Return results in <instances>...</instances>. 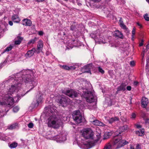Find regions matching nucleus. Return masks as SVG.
Instances as JSON below:
<instances>
[{
    "label": "nucleus",
    "mask_w": 149,
    "mask_h": 149,
    "mask_svg": "<svg viewBox=\"0 0 149 149\" xmlns=\"http://www.w3.org/2000/svg\"><path fill=\"white\" fill-rule=\"evenodd\" d=\"M35 74L34 71L29 70H23L17 73L13 81V84L10 88L8 93L5 95L6 98L3 102L4 104L8 107L13 106L14 100L12 94L22 86L24 83L27 84V85L29 86L31 88L23 96L33 88L37 84L34 79Z\"/></svg>",
    "instance_id": "nucleus-1"
},
{
    "label": "nucleus",
    "mask_w": 149,
    "mask_h": 149,
    "mask_svg": "<svg viewBox=\"0 0 149 149\" xmlns=\"http://www.w3.org/2000/svg\"><path fill=\"white\" fill-rule=\"evenodd\" d=\"M62 124L61 120L57 117L56 115H53L49 117L47 123L48 127L54 128H58Z\"/></svg>",
    "instance_id": "nucleus-2"
},
{
    "label": "nucleus",
    "mask_w": 149,
    "mask_h": 149,
    "mask_svg": "<svg viewBox=\"0 0 149 149\" xmlns=\"http://www.w3.org/2000/svg\"><path fill=\"white\" fill-rule=\"evenodd\" d=\"M82 95L86 99L87 102L90 103L95 102L96 99L93 93L88 91H83Z\"/></svg>",
    "instance_id": "nucleus-3"
},
{
    "label": "nucleus",
    "mask_w": 149,
    "mask_h": 149,
    "mask_svg": "<svg viewBox=\"0 0 149 149\" xmlns=\"http://www.w3.org/2000/svg\"><path fill=\"white\" fill-rule=\"evenodd\" d=\"M116 136H116L114 137L113 144V145H117V148H119L129 143L128 141L125 140H122V138L120 135H116Z\"/></svg>",
    "instance_id": "nucleus-4"
},
{
    "label": "nucleus",
    "mask_w": 149,
    "mask_h": 149,
    "mask_svg": "<svg viewBox=\"0 0 149 149\" xmlns=\"http://www.w3.org/2000/svg\"><path fill=\"white\" fill-rule=\"evenodd\" d=\"M94 135L93 132L89 128L84 129L82 134L83 137L87 139H93Z\"/></svg>",
    "instance_id": "nucleus-5"
},
{
    "label": "nucleus",
    "mask_w": 149,
    "mask_h": 149,
    "mask_svg": "<svg viewBox=\"0 0 149 149\" xmlns=\"http://www.w3.org/2000/svg\"><path fill=\"white\" fill-rule=\"evenodd\" d=\"M72 117L74 120L78 123H80L82 122V117L79 111H74L72 114Z\"/></svg>",
    "instance_id": "nucleus-6"
},
{
    "label": "nucleus",
    "mask_w": 149,
    "mask_h": 149,
    "mask_svg": "<svg viewBox=\"0 0 149 149\" xmlns=\"http://www.w3.org/2000/svg\"><path fill=\"white\" fill-rule=\"evenodd\" d=\"M71 102V100L69 98L63 95H62L61 99L59 101V103L62 107L66 106L69 103Z\"/></svg>",
    "instance_id": "nucleus-7"
},
{
    "label": "nucleus",
    "mask_w": 149,
    "mask_h": 149,
    "mask_svg": "<svg viewBox=\"0 0 149 149\" xmlns=\"http://www.w3.org/2000/svg\"><path fill=\"white\" fill-rule=\"evenodd\" d=\"M65 93V95L72 98L77 97L79 94V93L77 91L72 89L67 90Z\"/></svg>",
    "instance_id": "nucleus-8"
},
{
    "label": "nucleus",
    "mask_w": 149,
    "mask_h": 149,
    "mask_svg": "<svg viewBox=\"0 0 149 149\" xmlns=\"http://www.w3.org/2000/svg\"><path fill=\"white\" fill-rule=\"evenodd\" d=\"M43 45V42L42 40H39L38 42L37 48L36 49V52L38 54L40 52H42Z\"/></svg>",
    "instance_id": "nucleus-9"
},
{
    "label": "nucleus",
    "mask_w": 149,
    "mask_h": 149,
    "mask_svg": "<svg viewBox=\"0 0 149 149\" xmlns=\"http://www.w3.org/2000/svg\"><path fill=\"white\" fill-rule=\"evenodd\" d=\"M92 64L89 63L85 65L83 68L81 70L84 73H91L90 69L92 66Z\"/></svg>",
    "instance_id": "nucleus-10"
},
{
    "label": "nucleus",
    "mask_w": 149,
    "mask_h": 149,
    "mask_svg": "<svg viewBox=\"0 0 149 149\" xmlns=\"http://www.w3.org/2000/svg\"><path fill=\"white\" fill-rule=\"evenodd\" d=\"M128 129V126L126 125H125L120 127L118 130L115 132V134L116 135H118L120 134L122 132L127 130Z\"/></svg>",
    "instance_id": "nucleus-11"
},
{
    "label": "nucleus",
    "mask_w": 149,
    "mask_h": 149,
    "mask_svg": "<svg viewBox=\"0 0 149 149\" xmlns=\"http://www.w3.org/2000/svg\"><path fill=\"white\" fill-rule=\"evenodd\" d=\"M141 106L142 107L145 108L146 107L148 104V99L145 97H142L141 100Z\"/></svg>",
    "instance_id": "nucleus-12"
},
{
    "label": "nucleus",
    "mask_w": 149,
    "mask_h": 149,
    "mask_svg": "<svg viewBox=\"0 0 149 149\" xmlns=\"http://www.w3.org/2000/svg\"><path fill=\"white\" fill-rule=\"evenodd\" d=\"M35 52H36V49L35 48H33L31 50L27 51L25 56L26 57H31L33 55Z\"/></svg>",
    "instance_id": "nucleus-13"
},
{
    "label": "nucleus",
    "mask_w": 149,
    "mask_h": 149,
    "mask_svg": "<svg viewBox=\"0 0 149 149\" xmlns=\"http://www.w3.org/2000/svg\"><path fill=\"white\" fill-rule=\"evenodd\" d=\"M31 23V20L27 19H24L22 21V24L24 25L30 26Z\"/></svg>",
    "instance_id": "nucleus-14"
},
{
    "label": "nucleus",
    "mask_w": 149,
    "mask_h": 149,
    "mask_svg": "<svg viewBox=\"0 0 149 149\" xmlns=\"http://www.w3.org/2000/svg\"><path fill=\"white\" fill-rule=\"evenodd\" d=\"M92 123L94 125L99 126H104L105 125L103 123L97 120L93 121Z\"/></svg>",
    "instance_id": "nucleus-15"
},
{
    "label": "nucleus",
    "mask_w": 149,
    "mask_h": 149,
    "mask_svg": "<svg viewBox=\"0 0 149 149\" xmlns=\"http://www.w3.org/2000/svg\"><path fill=\"white\" fill-rule=\"evenodd\" d=\"M12 20L15 22L18 23L20 21V19L18 16L16 15H13L12 17Z\"/></svg>",
    "instance_id": "nucleus-16"
},
{
    "label": "nucleus",
    "mask_w": 149,
    "mask_h": 149,
    "mask_svg": "<svg viewBox=\"0 0 149 149\" xmlns=\"http://www.w3.org/2000/svg\"><path fill=\"white\" fill-rule=\"evenodd\" d=\"M126 85L125 84H122L117 88V91H124L125 90V86Z\"/></svg>",
    "instance_id": "nucleus-17"
},
{
    "label": "nucleus",
    "mask_w": 149,
    "mask_h": 149,
    "mask_svg": "<svg viewBox=\"0 0 149 149\" xmlns=\"http://www.w3.org/2000/svg\"><path fill=\"white\" fill-rule=\"evenodd\" d=\"M115 34L116 37H118L120 38H123V36L122 33L118 30L115 31Z\"/></svg>",
    "instance_id": "nucleus-18"
},
{
    "label": "nucleus",
    "mask_w": 149,
    "mask_h": 149,
    "mask_svg": "<svg viewBox=\"0 0 149 149\" xmlns=\"http://www.w3.org/2000/svg\"><path fill=\"white\" fill-rule=\"evenodd\" d=\"M119 120V118L118 117H112L111 118L108 120V122L110 124H112L113 123L118 121Z\"/></svg>",
    "instance_id": "nucleus-19"
},
{
    "label": "nucleus",
    "mask_w": 149,
    "mask_h": 149,
    "mask_svg": "<svg viewBox=\"0 0 149 149\" xmlns=\"http://www.w3.org/2000/svg\"><path fill=\"white\" fill-rule=\"evenodd\" d=\"M136 134L138 135L139 136H142L144 135V130L143 129H140L139 131L136 132Z\"/></svg>",
    "instance_id": "nucleus-20"
},
{
    "label": "nucleus",
    "mask_w": 149,
    "mask_h": 149,
    "mask_svg": "<svg viewBox=\"0 0 149 149\" xmlns=\"http://www.w3.org/2000/svg\"><path fill=\"white\" fill-rule=\"evenodd\" d=\"M17 40H15V43L16 45H19L22 41L23 38L20 36L17 37Z\"/></svg>",
    "instance_id": "nucleus-21"
},
{
    "label": "nucleus",
    "mask_w": 149,
    "mask_h": 149,
    "mask_svg": "<svg viewBox=\"0 0 149 149\" xmlns=\"http://www.w3.org/2000/svg\"><path fill=\"white\" fill-rule=\"evenodd\" d=\"M112 133L111 132H108L105 133L104 135V139H107L110 136L112 135Z\"/></svg>",
    "instance_id": "nucleus-22"
},
{
    "label": "nucleus",
    "mask_w": 149,
    "mask_h": 149,
    "mask_svg": "<svg viewBox=\"0 0 149 149\" xmlns=\"http://www.w3.org/2000/svg\"><path fill=\"white\" fill-rule=\"evenodd\" d=\"M111 148L112 145L110 143H109L105 145L104 149H111Z\"/></svg>",
    "instance_id": "nucleus-23"
},
{
    "label": "nucleus",
    "mask_w": 149,
    "mask_h": 149,
    "mask_svg": "<svg viewBox=\"0 0 149 149\" xmlns=\"http://www.w3.org/2000/svg\"><path fill=\"white\" fill-rule=\"evenodd\" d=\"M17 146V143L16 142H14L11 144L9 146L11 148H16Z\"/></svg>",
    "instance_id": "nucleus-24"
},
{
    "label": "nucleus",
    "mask_w": 149,
    "mask_h": 149,
    "mask_svg": "<svg viewBox=\"0 0 149 149\" xmlns=\"http://www.w3.org/2000/svg\"><path fill=\"white\" fill-rule=\"evenodd\" d=\"M17 126V124L16 123L13 124L11 125L9 127V129L10 130H12L16 128V127Z\"/></svg>",
    "instance_id": "nucleus-25"
},
{
    "label": "nucleus",
    "mask_w": 149,
    "mask_h": 149,
    "mask_svg": "<svg viewBox=\"0 0 149 149\" xmlns=\"http://www.w3.org/2000/svg\"><path fill=\"white\" fill-rule=\"evenodd\" d=\"M36 41V38L35 37L34 39H32L30 40L28 42V44L29 45L31 44H33Z\"/></svg>",
    "instance_id": "nucleus-26"
},
{
    "label": "nucleus",
    "mask_w": 149,
    "mask_h": 149,
    "mask_svg": "<svg viewBox=\"0 0 149 149\" xmlns=\"http://www.w3.org/2000/svg\"><path fill=\"white\" fill-rule=\"evenodd\" d=\"M13 48V46L10 45L9 47H7L4 50V52H8L11 50Z\"/></svg>",
    "instance_id": "nucleus-27"
},
{
    "label": "nucleus",
    "mask_w": 149,
    "mask_h": 149,
    "mask_svg": "<svg viewBox=\"0 0 149 149\" xmlns=\"http://www.w3.org/2000/svg\"><path fill=\"white\" fill-rule=\"evenodd\" d=\"M76 26L72 24L70 26V30L72 31H76Z\"/></svg>",
    "instance_id": "nucleus-28"
},
{
    "label": "nucleus",
    "mask_w": 149,
    "mask_h": 149,
    "mask_svg": "<svg viewBox=\"0 0 149 149\" xmlns=\"http://www.w3.org/2000/svg\"><path fill=\"white\" fill-rule=\"evenodd\" d=\"M19 109V108L18 106H16L13 109V111L14 112H17Z\"/></svg>",
    "instance_id": "nucleus-29"
},
{
    "label": "nucleus",
    "mask_w": 149,
    "mask_h": 149,
    "mask_svg": "<svg viewBox=\"0 0 149 149\" xmlns=\"http://www.w3.org/2000/svg\"><path fill=\"white\" fill-rule=\"evenodd\" d=\"M98 70L99 72H101L102 74H103L104 73V71L99 66L98 67Z\"/></svg>",
    "instance_id": "nucleus-30"
},
{
    "label": "nucleus",
    "mask_w": 149,
    "mask_h": 149,
    "mask_svg": "<svg viewBox=\"0 0 149 149\" xmlns=\"http://www.w3.org/2000/svg\"><path fill=\"white\" fill-rule=\"evenodd\" d=\"M148 16L147 14H145L144 15V18L146 21H149V17Z\"/></svg>",
    "instance_id": "nucleus-31"
},
{
    "label": "nucleus",
    "mask_w": 149,
    "mask_h": 149,
    "mask_svg": "<svg viewBox=\"0 0 149 149\" xmlns=\"http://www.w3.org/2000/svg\"><path fill=\"white\" fill-rule=\"evenodd\" d=\"M141 117L143 118V120H145L146 119L145 118L146 116V113L144 112H142L141 113Z\"/></svg>",
    "instance_id": "nucleus-32"
},
{
    "label": "nucleus",
    "mask_w": 149,
    "mask_h": 149,
    "mask_svg": "<svg viewBox=\"0 0 149 149\" xmlns=\"http://www.w3.org/2000/svg\"><path fill=\"white\" fill-rule=\"evenodd\" d=\"M63 69L66 70H69L70 69V68L68 66L66 65H63L62 66Z\"/></svg>",
    "instance_id": "nucleus-33"
},
{
    "label": "nucleus",
    "mask_w": 149,
    "mask_h": 149,
    "mask_svg": "<svg viewBox=\"0 0 149 149\" xmlns=\"http://www.w3.org/2000/svg\"><path fill=\"white\" fill-rule=\"evenodd\" d=\"M33 124L32 123H29L28 124V127L29 128H32L33 127Z\"/></svg>",
    "instance_id": "nucleus-34"
},
{
    "label": "nucleus",
    "mask_w": 149,
    "mask_h": 149,
    "mask_svg": "<svg viewBox=\"0 0 149 149\" xmlns=\"http://www.w3.org/2000/svg\"><path fill=\"white\" fill-rule=\"evenodd\" d=\"M120 26L121 27H123V28L125 29L127 28L126 26L123 23V22L120 23Z\"/></svg>",
    "instance_id": "nucleus-35"
},
{
    "label": "nucleus",
    "mask_w": 149,
    "mask_h": 149,
    "mask_svg": "<svg viewBox=\"0 0 149 149\" xmlns=\"http://www.w3.org/2000/svg\"><path fill=\"white\" fill-rule=\"evenodd\" d=\"M90 36L92 38H93L95 40L96 39V35L93 33L91 34L90 35Z\"/></svg>",
    "instance_id": "nucleus-36"
},
{
    "label": "nucleus",
    "mask_w": 149,
    "mask_h": 149,
    "mask_svg": "<svg viewBox=\"0 0 149 149\" xmlns=\"http://www.w3.org/2000/svg\"><path fill=\"white\" fill-rule=\"evenodd\" d=\"M135 29L134 28H133L132 31V38L134 37V36L135 34Z\"/></svg>",
    "instance_id": "nucleus-37"
},
{
    "label": "nucleus",
    "mask_w": 149,
    "mask_h": 149,
    "mask_svg": "<svg viewBox=\"0 0 149 149\" xmlns=\"http://www.w3.org/2000/svg\"><path fill=\"white\" fill-rule=\"evenodd\" d=\"M16 75H17V74H15V75H13V76L14 77H14H11V78H10L8 80V81H9V82H10V81L11 80H13V79H14H14H15V76H16Z\"/></svg>",
    "instance_id": "nucleus-38"
},
{
    "label": "nucleus",
    "mask_w": 149,
    "mask_h": 149,
    "mask_svg": "<svg viewBox=\"0 0 149 149\" xmlns=\"http://www.w3.org/2000/svg\"><path fill=\"white\" fill-rule=\"evenodd\" d=\"M130 65L132 66H134L135 65V63L134 61H131L130 62Z\"/></svg>",
    "instance_id": "nucleus-39"
},
{
    "label": "nucleus",
    "mask_w": 149,
    "mask_h": 149,
    "mask_svg": "<svg viewBox=\"0 0 149 149\" xmlns=\"http://www.w3.org/2000/svg\"><path fill=\"white\" fill-rule=\"evenodd\" d=\"M145 123L146 124H149V118H148L145 119Z\"/></svg>",
    "instance_id": "nucleus-40"
},
{
    "label": "nucleus",
    "mask_w": 149,
    "mask_h": 149,
    "mask_svg": "<svg viewBox=\"0 0 149 149\" xmlns=\"http://www.w3.org/2000/svg\"><path fill=\"white\" fill-rule=\"evenodd\" d=\"M38 34L39 35L42 36L43 34V32L42 31H39Z\"/></svg>",
    "instance_id": "nucleus-41"
},
{
    "label": "nucleus",
    "mask_w": 149,
    "mask_h": 149,
    "mask_svg": "<svg viewBox=\"0 0 149 149\" xmlns=\"http://www.w3.org/2000/svg\"><path fill=\"white\" fill-rule=\"evenodd\" d=\"M127 89L128 91H130L131 90V87L130 86H127Z\"/></svg>",
    "instance_id": "nucleus-42"
},
{
    "label": "nucleus",
    "mask_w": 149,
    "mask_h": 149,
    "mask_svg": "<svg viewBox=\"0 0 149 149\" xmlns=\"http://www.w3.org/2000/svg\"><path fill=\"white\" fill-rule=\"evenodd\" d=\"M136 117V115L134 113H132V118H134Z\"/></svg>",
    "instance_id": "nucleus-43"
},
{
    "label": "nucleus",
    "mask_w": 149,
    "mask_h": 149,
    "mask_svg": "<svg viewBox=\"0 0 149 149\" xmlns=\"http://www.w3.org/2000/svg\"><path fill=\"white\" fill-rule=\"evenodd\" d=\"M146 49L148 50L149 49V44H148L145 47Z\"/></svg>",
    "instance_id": "nucleus-44"
},
{
    "label": "nucleus",
    "mask_w": 149,
    "mask_h": 149,
    "mask_svg": "<svg viewBox=\"0 0 149 149\" xmlns=\"http://www.w3.org/2000/svg\"><path fill=\"white\" fill-rule=\"evenodd\" d=\"M9 24L10 25V26H12L13 25V22L12 21H9Z\"/></svg>",
    "instance_id": "nucleus-45"
},
{
    "label": "nucleus",
    "mask_w": 149,
    "mask_h": 149,
    "mask_svg": "<svg viewBox=\"0 0 149 149\" xmlns=\"http://www.w3.org/2000/svg\"><path fill=\"white\" fill-rule=\"evenodd\" d=\"M136 127L138 128H141V125H136Z\"/></svg>",
    "instance_id": "nucleus-46"
},
{
    "label": "nucleus",
    "mask_w": 149,
    "mask_h": 149,
    "mask_svg": "<svg viewBox=\"0 0 149 149\" xmlns=\"http://www.w3.org/2000/svg\"><path fill=\"white\" fill-rule=\"evenodd\" d=\"M45 0H35L36 1L38 2H40L43 1Z\"/></svg>",
    "instance_id": "nucleus-47"
},
{
    "label": "nucleus",
    "mask_w": 149,
    "mask_h": 149,
    "mask_svg": "<svg viewBox=\"0 0 149 149\" xmlns=\"http://www.w3.org/2000/svg\"><path fill=\"white\" fill-rule=\"evenodd\" d=\"M136 149H138L140 148V145L139 144H137L136 146Z\"/></svg>",
    "instance_id": "nucleus-48"
},
{
    "label": "nucleus",
    "mask_w": 149,
    "mask_h": 149,
    "mask_svg": "<svg viewBox=\"0 0 149 149\" xmlns=\"http://www.w3.org/2000/svg\"><path fill=\"white\" fill-rule=\"evenodd\" d=\"M143 40H142L141 42L139 44V46H142L143 45Z\"/></svg>",
    "instance_id": "nucleus-49"
},
{
    "label": "nucleus",
    "mask_w": 149,
    "mask_h": 149,
    "mask_svg": "<svg viewBox=\"0 0 149 149\" xmlns=\"http://www.w3.org/2000/svg\"><path fill=\"white\" fill-rule=\"evenodd\" d=\"M138 84V82L136 81H134V84L135 85H137Z\"/></svg>",
    "instance_id": "nucleus-50"
},
{
    "label": "nucleus",
    "mask_w": 149,
    "mask_h": 149,
    "mask_svg": "<svg viewBox=\"0 0 149 149\" xmlns=\"http://www.w3.org/2000/svg\"><path fill=\"white\" fill-rule=\"evenodd\" d=\"M132 98L131 97H130V104H131L132 103Z\"/></svg>",
    "instance_id": "nucleus-51"
},
{
    "label": "nucleus",
    "mask_w": 149,
    "mask_h": 149,
    "mask_svg": "<svg viewBox=\"0 0 149 149\" xmlns=\"http://www.w3.org/2000/svg\"><path fill=\"white\" fill-rule=\"evenodd\" d=\"M95 2H99L101 0H93Z\"/></svg>",
    "instance_id": "nucleus-52"
},
{
    "label": "nucleus",
    "mask_w": 149,
    "mask_h": 149,
    "mask_svg": "<svg viewBox=\"0 0 149 149\" xmlns=\"http://www.w3.org/2000/svg\"><path fill=\"white\" fill-rule=\"evenodd\" d=\"M130 149H134V148L133 146H131L130 147Z\"/></svg>",
    "instance_id": "nucleus-53"
},
{
    "label": "nucleus",
    "mask_w": 149,
    "mask_h": 149,
    "mask_svg": "<svg viewBox=\"0 0 149 149\" xmlns=\"http://www.w3.org/2000/svg\"><path fill=\"white\" fill-rule=\"evenodd\" d=\"M137 24L139 26H141V25L139 23H137Z\"/></svg>",
    "instance_id": "nucleus-54"
},
{
    "label": "nucleus",
    "mask_w": 149,
    "mask_h": 149,
    "mask_svg": "<svg viewBox=\"0 0 149 149\" xmlns=\"http://www.w3.org/2000/svg\"><path fill=\"white\" fill-rule=\"evenodd\" d=\"M78 5L79 6H81V3H78Z\"/></svg>",
    "instance_id": "nucleus-55"
},
{
    "label": "nucleus",
    "mask_w": 149,
    "mask_h": 149,
    "mask_svg": "<svg viewBox=\"0 0 149 149\" xmlns=\"http://www.w3.org/2000/svg\"><path fill=\"white\" fill-rule=\"evenodd\" d=\"M3 14V13L1 12H0V16L2 15Z\"/></svg>",
    "instance_id": "nucleus-56"
},
{
    "label": "nucleus",
    "mask_w": 149,
    "mask_h": 149,
    "mask_svg": "<svg viewBox=\"0 0 149 149\" xmlns=\"http://www.w3.org/2000/svg\"><path fill=\"white\" fill-rule=\"evenodd\" d=\"M47 107H46L45 108V110H47Z\"/></svg>",
    "instance_id": "nucleus-57"
},
{
    "label": "nucleus",
    "mask_w": 149,
    "mask_h": 149,
    "mask_svg": "<svg viewBox=\"0 0 149 149\" xmlns=\"http://www.w3.org/2000/svg\"><path fill=\"white\" fill-rule=\"evenodd\" d=\"M146 1L149 3V0H146Z\"/></svg>",
    "instance_id": "nucleus-58"
},
{
    "label": "nucleus",
    "mask_w": 149,
    "mask_h": 149,
    "mask_svg": "<svg viewBox=\"0 0 149 149\" xmlns=\"http://www.w3.org/2000/svg\"><path fill=\"white\" fill-rule=\"evenodd\" d=\"M63 0L65 1H68V0Z\"/></svg>",
    "instance_id": "nucleus-59"
},
{
    "label": "nucleus",
    "mask_w": 149,
    "mask_h": 149,
    "mask_svg": "<svg viewBox=\"0 0 149 149\" xmlns=\"http://www.w3.org/2000/svg\"><path fill=\"white\" fill-rule=\"evenodd\" d=\"M1 97V96L0 95V98Z\"/></svg>",
    "instance_id": "nucleus-60"
},
{
    "label": "nucleus",
    "mask_w": 149,
    "mask_h": 149,
    "mask_svg": "<svg viewBox=\"0 0 149 149\" xmlns=\"http://www.w3.org/2000/svg\"><path fill=\"white\" fill-rule=\"evenodd\" d=\"M133 38H132V39L133 40Z\"/></svg>",
    "instance_id": "nucleus-61"
},
{
    "label": "nucleus",
    "mask_w": 149,
    "mask_h": 149,
    "mask_svg": "<svg viewBox=\"0 0 149 149\" xmlns=\"http://www.w3.org/2000/svg\"><path fill=\"white\" fill-rule=\"evenodd\" d=\"M102 43H104L105 42H102Z\"/></svg>",
    "instance_id": "nucleus-62"
},
{
    "label": "nucleus",
    "mask_w": 149,
    "mask_h": 149,
    "mask_svg": "<svg viewBox=\"0 0 149 149\" xmlns=\"http://www.w3.org/2000/svg\"><path fill=\"white\" fill-rule=\"evenodd\" d=\"M1 0H0V1H1Z\"/></svg>",
    "instance_id": "nucleus-63"
}]
</instances>
